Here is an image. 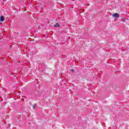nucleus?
<instances>
[{
	"label": "nucleus",
	"instance_id": "5",
	"mask_svg": "<svg viewBox=\"0 0 129 129\" xmlns=\"http://www.w3.org/2000/svg\"><path fill=\"white\" fill-rule=\"evenodd\" d=\"M35 105H36V104H34V105L32 106V107H33V109H35Z\"/></svg>",
	"mask_w": 129,
	"mask_h": 129
},
{
	"label": "nucleus",
	"instance_id": "2",
	"mask_svg": "<svg viewBox=\"0 0 129 129\" xmlns=\"http://www.w3.org/2000/svg\"><path fill=\"white\" fill-rule=\"evenodd\" d=\"M59 27H60V23H57L55 25H53L54 28H58Z\"/></svg>",
	"mask_w": 129,
	"mask_h": 129
},
{
	"label": "nucleus",
	"instance_id": "6",
	"mask_svg": "<svg viewBox=\"0 0 129 129\" xmlns=\"http://www.w3.org/2000/svg\"><path fill=\"white\" fill-rule=\"evenodd\" d=\"M124 22H125V20H124Z\"/></svg>",
	"mask_w": 129,
	"mask_h": 129
},
{
	"label": "nucleus",
	"instance_id": "4",
	"mask_svg": "<svg viewBox=\"0 0 129 129\" xmlns=\"http://www.w3.org/2000/svg\"><path fill=\"white\" fill-rule=\"evenodd\" d=\"M71 72H73V73L75 72V71L74 70V69H71Z\"/></svg>",
	"mask_w": 129,
	"mask_h": 129
},
{
	"label": "nucleus",
	"instance_id": "1",
	"mask_svg": "<svg viewBox=\"0 0 129 129\" xmlns=\"http://www.w3.org/2000/svg\"><path fill=\"white\" fill-rule=\"evenodd\" d=\"M112 16L113 18H119V15L118 14V13H114V14H112Z\"/></svg>",
	"mask_w": 129,
	"mask_h": 129
},
{
	"label": "nucleus",
	"instance_id": "3",
	"mask_svg": "<svg viewBox=\"0 0 129 129\" xmlns=\"http://www.w3.org/2000/svg\"><path fill=\"white\" fill-rule=\"evenodd\" d=\"M0 21L1 22H4V21H5V18H4V16L0 17Z\"/></svg>",
	"mask_w": 129,
	"mask_h": 129
}]
</instances>
